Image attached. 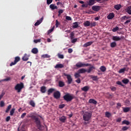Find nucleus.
<instances>
[{
    "instance_id": "nucleus-1",
    "label": "nucleus",
    "mask_w": 131,
    "mask_h": 131,
    "mask_svg": "<svg viewBox=\"0 0 131 131\" xmlns=\"http://www.w3.org/2000/svg\"><path fill=\"white\" fill-rule=\"evenodd\" d=\"M27 117H29L30 118H31L32 120H33L38 129H39V130H41V129L43 128V126L41 125V122L40 121V119L38 118V116L35 115H28L27 116Z\"/></svg>"
},
{
    "instance_id": "nucleus-2",
    "label": "nucleus",
    "mask_w": 131,
    "mask_h": 131,
    "mask_svg": "<svg viewBox=\"0 0 131 131\" xmlns=\"http://www.w3.org/2000/svg\"><path fill=\"white\" fill-rule=\"evenodd\" d=\"M63 99L67 102H71V100L74 99V97H73V95L69 93L66 94L64 96H63Z\"/></svg>"
},
{
    "instance_id": "nucleus-3",
    "label": "nucleus",
    "mask_w": 131,
    "mask_h": 131,
    "mask_svg": "<svg viewBox=\"0 0 131 131\" xmlns=\"http://www.w3.org/2000/svg\"><path fill=\"white\" fill-rule=\"evenodd\" d=\"M24 88V84L23 83L20 82V83H17L15 86V91H17V93H21V91H22V89Z\"/></svg>"
},
{
    "instance_id": "nucleus-4",
    "label": "nucleus",
    "mask_w": 131,
    "mask_h": 131,
    "mask_svg": "<svg viewBox=\"0 0 131 131\" xmlns=\"http://www.w3.org/2000/svg\"><path fill=\"white\" fill-rule=\"evenodd\" d=\"M92 118V113L89 112H85L83 115V119L84 121H89Z\"/></svg>"
},
{
    "instance_id": "nucleus-5",
    "label": "nucleus",
    "mask_w": 131,
    "mask_h": 131,
    "mask_svg": "<svg viewBox=\"0 0 131 131\" xmlns=\"http://www.w3.org/2000/svg\"><path fill=\"white\" fill-rule=\"evenodd\" d=\"M88 66H91V64L89 63H83L81 62H78L76 64V67H77V68H81V67H85Z\"/></svg>"
},
{
    "instance_id": "nucleus-6",
    "label": "nucleus",
    "mask_w": 131,
    "mask_h": 131,
    "mask_svg": "<svg viewBox=\"0 0 131 131\" xmlns=\"http://www.w3.org/2000/svg\"><path fill=\"white\" fill-rule=\"evenodd\" d=\"M53 97L54 99H56V100L60 99V98H61V93H60L59 91H56L53 93Z\"/></svg>"
},
{
    "instance_id": "nucleus-7",
    "label": "nucleus",
    "mask_w": 131,
    "mask_h": 131,
    "mask_svg": "<svg viewBox=\"0 0 131 131\" xmlns=\"http://www.w3.org/2000/svg\"><path fill=\"white\" fill-rule=\"evenodd\" d=\"M123 38H124L123 36L121 37L118 36H113L112 37L113 40H114L115 41H119V40H121V39H123Z\"/></svg>"
},
{
    "instance_id": "nucleus-8",
    "label": "nucleus",
    "mask_w": 131,
    "mask_h": 131,
    "mask_svg": "<svg viewBox=\"0 0 131 131\" xmlns=\"http://www.w3.org/2000/svg\"><path fill=\"white\" fill-rule=\"evenodd\" d=\"M64 76L67 77V78L68 79V84H71L73 80L72 77H71V75H68V74H65Z\"/></svg>"
},
{
    "instance_id": "nucleus-9",
    "label": "nucleus",
    "mask_w": 131,
    "mask_h": 131,
    "mask_svg": "<svg viewBox=\"0 0 131 131\" xmlns=\"http://www.w3.org/2000/svg\"><path fill=\"white\" fill-rule=\"evenodd\" d=\"M100 9H101V6H93L92 7V10L95 12H99Z\"/></svg>"
},
{
    "instance_id": "nucleus-10",
    "label": "nucleus",
    "mask_w": 131,
    "mask_h": 131,
    "mask_svg": "<svg viewBox=\"0 0 131 131\" xmlns=\"http://www.w3.org/2000/svg\"><path fill=\"white\" fill-rule=\"evenodd\" d=\"M114 13L113 12L110 13L108 16H107V18L108 20H111L113 19V18L115 17Z\"/></svg>"
},
{
    "instance_id": "nucleus-11",
    "label": "nucleus",
    "mask_w": 131,
    "mask_h": 131,
    "mask_svg": "<svg viewBox=\"0 0 131 131\" xmlns=\"http://www.w3.org/2000/svg\"><path fill=\"white\" fill-rule=\"evenodd\" d=\"M89 103H90V104H94V105H97L98 102L94 99H90L89 101Z\"/></svg>"
},
{
    "instance_id": "nucleus-12",
    "label": "nucleus",
    "mask_w": 131,
    "mask_h": 131,
    "mask_svg": "<svg viewBox=\"0 0 131 131\" xmlns=\"http://www.w3.org/2000/svg\"><path fill=\"white\" fill-rule=\"evenodd\" d=\"M42 20H43V17H42L39 20H37L34 24L35 26H38L40 23L42 22Z\"/></svg>"
},
{
    "instance_id": "nucleus-13",
    "label": "nucleus",
    "mask_w": 131,
    "mask_h": 131,
    "mask_svg": "<svg viewBox=\"0 0 131 131\" xmlns=\"http://www.w3.org/2000/svg\"><path fill=\"white\" fill-rule=\"evenodd\" d=\"M29 59V56L27 55V54H25L24 56L22 57L23 61H28Z\"/></svg>"
},
{
    "instance_id": "nucleus-14",
    "label": "nucleus",
    "mask_w": 131,
    "mask_h": 131,
    "mask_svg": "<svg viewBox=\"0 0 131 131\" xmlns=\"http://www.w3.org/2000/svg\"><path fill=\"white\" fill-rule=\"evenodd\" d=\"M66 119H67V118L64 116H62L59 118L60 121H61V122H63V123H64V122H65V121H66Z\"/></svg>"
},
{
    "instance_id": "nucleus-15",
    "label": "nucleus",
    "mask_w": 131,
    "mask_h": 131,
    "mask_svg": "<svg viewBox=\"0 0 131 131\" xmlns=\"http://www.w3.org/2000/svg\"><path fill=\"white\" fill-rule=\"evenodd\" d=\"M55 91H56V90L54 88H50L48 90V96H50V95H51V94L53 93V92H55Z\"/></svg>"
},
{
    "instance_id": "nucleus-16",
    "label": "nucleus",
    "mask_w": 131,
    "mask_h": 131,
    "mask_svg": "<svg viewBox=\"0 0 131 131\" xmlns=\"http://www.w3.org/2000/svg\"><path fill=\"white\" fill-rule=\"evenodd\" d=\"M93 41H89V42H88L85 43H84L83 45V48H88V47H90V46H91L92 44L93 43Z\"/></svg>"
},
{
    "instance_id": "nucleus-17",
    "label": "nucleus",
    "mask_w": 131,
    "mask_h": 131,
    "mask_svg": "<svg viewBox=\"0 0 131 131\" xmlns=\"http://www.w3.org/2000/svg\"><path fill=\"white\" fill-rule=\"evenodd\" d=\"M31 53H32V54H36L38 53V49L36 48H33L31 50Z\"/></svg>"
},
{
    "instance_id": "nucleus-18",
    "label": "nucleus",
    "mask_w": 131,
    "mask_h": 131,
    "mask_svg": "<svg viewBox=\"0 0 131 131\" xmlns=\"http://www.w3.org/2000/svg\"><path fill=\"white\" fill-rule=\"evenodd\" d=\"M78 73H80V74H83V73H85V72H87V71H86V70H85V69H80L78 70Z\"/></svg>"
},
{
    "instance_id": "nucleus-19",
    "label": "nucleus",
    "mask_w": 131,
    "mask_h": 131,
    "mask_svg": "<svg viewBox=\"0 0 131 131\" xmlns=\"http://www.w3.org/2000/svg\"><path fill=\"white\" fill-rule=\"evenodd\" d=\"M94 69H96V68L94 66L90 67L88 70H86L88 73H91Z\"/></svg>"
},
{
    "instance_id": "nucleus-20",
    "label": "nucleus",
    "mask_w": 131,
    "mask_h": 131,
    "mask_svg": "<svg viewBox=\"0 0 131 131\" xmlns=\"http://www.w3.org/2000/svg\"><path fill=\"white\" fill-rule=\"evenodd\" d=\"M50 8L53 10H57V9H58V7L55 4H51L50 5Z\"/></svg>"
},
{
    "instance_id": "nucleus-21",
    "label": "nucleus",
    "mask_w": 131,
    "mask_h": 131,
    "mask_svg": "<svg viewBox=\"0 0 131 131\" xmlns=\"http://www.w3.org/2000/svg\"><path fill=\"white\" fill-rule=\"evenodd\" d=\"M90 90V86H85L81 88V91L83 92H88Z\"/></svg>"
},
{
    "instance_id": "nucleus-22",
    "label": "nucleus",
    "mask_w": 131,
    "mask_h": 131,
    "mask_svg": "<svg viewBox=\"0 0 131 131\" xmlns=\"http://www.w3.org/2000/svg\"><path fill=\"white\" fill-rule=\"evenodd\" d=\"M46 91H47V88H46V86H42L41 87V89H40L41 93H42V94H45Z\"/></svg>"
},
{
    "instance_id": "nucleus-23",
    "label": "nucleus",
    "mask_w": 131,
    "mask_h": 131,
    "mask_svg": "<svg viewBox=\"0 0 131 131\" xmlns=\"http://www.w3.org/2000/svg\"><path fill=\"white\" fill-rule=\"evenodd\" d=\"M58 85L59 88H63V86H65V83L62 81H59L58 82Z\"/></svg>"
},
{
    "instance_id": "nucleus-24",
    "label": "nucleus",
    "mask_w": 131,
    "mask_h": 131,
    "mask_svg": "<svg viewBox=\"0 0 131 131\" xmlns=\"http://www.w3.org/2000/svg\"><path fill=\"white\" fill-rule=\"evenodd\" d=\"M114 8L117 11H118L121 9V5L120 4H117L115 5Z\"/></svg>"
},
{
    "instance_id": "nucleus-25",
    "label": "nucleus",
    "mask_w": 131,
    "mask_h": 131,
    "mask_svg": "<svg viewBox=\"0 0 131 131\" xmlns=\"http://www.w3.org/2000/svg\"><path fill=\"white\" fill-rule=\"evenodd\" d=\"M83 25L85 26V27H89V26L91 25V22H90L89 20H87L83 23Z\"/></svg>"
},
{
    "instance_id": "nucleus-26",
    "label": "nucleus",
    "mask_w": 131,
    "mask_h": 131,
    "mask_svg": "<svg viewBox=\"0 0 131 131\" xmlns=\"http://www.w3.org/2000/svg\"><path fill=\"white\" fill-rule=\"evenodd\" d=\"M55 68H64V65H63L62 63L57 64L55 66Z\"/></svg>"
},
{
    "instance_id": "nucleus-27",
    "label": "nucleus",
    "mask_w": 131,
    "mask_h": 131,
    "mask_svg": "<svg viewBox=\"0 0 131 131\" xmlns=\"http://www.w3.org/2000/svg\"><path fill=\"white\" fill-rule=\"evenodd\" d=\"M126 13L129 14V15H131V6H128L126 10Z\"/></svg>"
},
{
    "instance_id": "nucleus-28",
    "label": "nucleus",
    "mask_w": 131,
    "mask_h": 131,
    "mask_svg": "<svg viewBox=\"0 0 131 131\" xmlns=\"http://www.w3.org/2000/svg\"><path fill=\"white\" fill-rule=\"evenodd\" d=\"M130 110V107H123V111L125 113L128 112Z\"/></svg>"
},
{
    "instance_id": "nucleus-29",
    "label": "nucleus",
    "mask_w": 131,
    "mask_h": 131,
    "mask_svg": "<svg viewBox=\"0 0 131 131\" xmlns=\"http://www.w3.org/2000/svg\"><path fill=\"white\" fill-rule=\"evenodd\" d=\"M73 28H78L79 26H78V22H75L73 23Z\"/></svg>"
},
{
    "instance_id": "nucleus-30",
    "label": "nucleus",
    "mask_w": 131,
    "mask_h": 131,
    "mask_svg": "<svg viewBox=\"0 0 131 131\" xmlns=\"http://www.w3.org/2000/svg\"><path fill=\"white\" fill-rule=\"evenodd\" d=\"M100 70L102 72H105V71H106V67H105V66H101L100 68Z\"/></svg>"
},
{
    "instance_id": "nucleus-31",
    "label": "nucleus",
    "mask_w": 131,
    "mask_h": 131,
    "mask_svg": "<svg viewBox=\"0 0 131 131\" xmlns=\"http://www.w3.org/2000/svg\"><path fill=\"white\" fill-rule=\"evenodd\" d=\"M105 117H107V118H110L111 117V114L109 112H106L105 113Z\"/></svg>"
},
{
    "instance_id": "nucleus-32",
    "label": "nucleus",
    "mask_w": 131,
    "mask_h": 131,
    "mask_svg": "<svg viewBox=\"0 0 131 131\" xmlns=\"http://www.w3.org/2000/svg\"><path fill=\"white\" fill-rule=\"evenodd\" d=\"M20 60V57L16 56L14 58V62L17 64V63H18V62H19Z\"/></svg>"
},
{
    "instance_id": "nucleus-33",
    "label": "nucleus",
    "mask_w": 131,
    "mask_h": 131,
    "mask_svg": "<svg viewBox=\"0 0 131 131\" xmlns=\"http://www.w3.org/2000/svg\"><path fill=\"white\" fill-rule=\"evenodd\" d=\"M122 82L125 84H127V83L129 82V80H128V79H124L122 80Z\"/></svg>"
},
{
    "instance_id": "nucleus-34",
    "label": "nucleus",
    "mask_w": 131,
    "mask_h": 131,
    "mask_svg": "<svg viewBox=\"0 0 131 131\" xmlns=\"http://www.w3.org/2000/svg\"><path fill=\"white\" fill-rule=\"evenodd\" d=\"M11 108H12V105L10 104L9 106L7 107L5 112L6 113H9V112L11 110Z\"/></svg>"
},
{
    "instance_id": "nucleus-35",
    "label": "nucleus",
    "mask_w": 131,
    "mask_h": 131,
    "mask_svg": "<svg viewBox=\"0 0 131 131\" xmlns=\"http://www.w3.org/2000/svg\"><path fill=\"white\" fill-rule=\"evenodd\" d=\"M111 48H115L116 46H117V44L116 43V42H112L111 43Z\"/></svg>"
},
{
    "instance_id": "nucleus-36",
    "label": "nucleus",
    "mask_w": 131,
    "mask_h": 131,
    "mask_svg": "<svg viewBox=\"0 0 131 131\" xmlns=\"http://www.w3.org/2000/svg\"><path fill=\"white\" fill-rule=\"evenodd\" d=\"M95 0H90L89 3L88 4L89 6H93V5L95 4Z\"/></svg>"
},
{
    "instance_id": "nucleus-37",
    "label": "nucleus",
    "mask_w": 131,
    "mask_h": 131,
    "mask_svg": "<svg viewBox=\"0 0 131 131\" xmlns=\"http://www.w3.org/2000/svg\"><path fill=\"white\" fill-rule=\"evenodd\" d=\"M122 124H126V125H129L130 122L128 121L127 120H124L122 122Z\"/></svg>"
},
{
    "instance_id": "nucleus-38",
    "label": "nucleus",
    "mask_w": 131,
    "mask_h": 131,
    "mask_svg": "<svg viewBox=\"0 0 131 131\" xmlns=\"http://www.w3.org/2000/svg\"><path fill=\"white\" fill-rule=\"evenodd\" d=\"M41 58H43V59H45V58H51V56L49 55L48 54H46L41 55Z\"/></svg>"
},
{
    "instance_id": "nucleus-39",
    "label": "nucleus",
    "mask_w": 131,
    "mask_h": 131,
    "mask_svg": "<svg viewBox=\"0 0 131 131\" xmlns=\"http://www.w3.org/2000/svg\"><path fill=\"white\" fill-rule=\"evenodd\" d=\"M29 104L32 106V107H35V103H34L33 100H31L29 102Z\"/></svg>"
},
{
    "instance_id": "nucleus-40",
    "label": "nucleus",
    "mask_w": 131,
    "mask_h": 131,
    "mask_svg": "<svg viewBox=\"0 0 131 131\" xmlns=\"http://www.w3.org/2000/svg\"><path fill=\"white\" fill-rule=\"evenodd\" d=\"M16 110V108H12L10 111V115L11 116H13L14 115V114L15 113V111Z\"/></svg>"
},
{
    "instance_id": "nucleus-41",
    "label": "nucleus",
    "mask_w": 131,
    "mask_h": 131,
    "mask_svg": "<svg viewBox=\"0 0 131 131\" xmlns=\"http://www.w3.org/2000/svg\"><path fill=\"white\" fill-rule=\"evenodd\" d=\"M96 25H97V23H96V22H94V23L91 22V23H90V26L91 27H94L96 26Z\"/></svg>"
},
{
    "instance_id": "nucleus-42",
    "label": "nucleus",
    "mask_w": 131,
    "mask_h": 131,
    "mask_svg": "<svg viewBox=\"0 0 131 131\" xmlns=\"http://www.w3.org/2000/svg\"><path fill=\"white\" fill-rule=\"evenodd\" d=\"M119 28L118 27H116L115 28H114L113 29H112V31L113 32H116V31H117L118 30H119Z\"/></svg>"
},
{
    "instance_id": "nucleus-43",
    "label": "nucleus",
    "mask_w": 131,
    "mask_h": 131,
    "mask_svg": "<svg viewBox=\"0 0 131 131\" xmlns=\"http://www.w3.org/2000/svg\"><path fill=\"white\" fill-rule=\"evenodd\" d=\"M74 76L75 78H78V77H80V73L78 72L77 73H75Z\"/></svg>"
},
{
    "instance_id": "nucleus-44",
    "label": "nucleus",
    "mask_w": 131,
    "mask_h": 131,
    "mask_svg": "<svg viewBox=\"0 0 131 131\" xmlns=\"http://www.w3.org/2000/svg\"><path fill=\"white\" fill-rule=\"evenodd\" d=\"M55 29V26H54L52 29H50L48 31V34H50L51 32H53L54 31V29Z\"/></svg>"
},
{
    "instance_id": "nucleus-45",
    "label": "nucleus",
    "mask_w": 131,
    "mask_h": 131,
    "mask_svg": "<svg viewBox=\"0 0 131 131\" xmlns=\"http://www.w3.org/2000/svg\"><path fill=\"white\" fill-rule=\"evenodd\" d=\"M117 84H118V85H121V86H124V85L123 84V83L120 81H118L116 82Z\"/></svg>"
},
{
    "instance_id": "nucleus-46",
    "label": "nucleus",
    "mask_w": 131,
    "mask_h": 131,
    "mask_svg": "<svg viewBox=\"0 0 131 131\" xmlns=\"http://www.w3.org/2000/svg\"><path fill=\"white\" fill-rule=\"evenodd\" d=\"M60 23L58 21V20H56V24H55V26L57 28L59 27V25H60Z\"/></svg>"
},
{
    "instance_id": "nucleus-47",
    "label": "nucleus",
    "mask_w": 131,
    "mask_h": 131,
    "mask_svg": "<svg viewBox=\"0 0 131 131\" xmlns=\"http://www.w3.org/2000/svg\"><path fill=\"white\" fill-rule=\"evenodd\" d=\"M58 57L59 59H64V55L63 54H58Z\"/></svg>"
},
{
    "instance_id": "nucleus-48",
    "label": "nucleus",
    "mask_w": 131,
    "mask_h": 131,
    "mask_svg": "<svg viewBox=\"0 0 131 131\" xmlns=\"http://www.w3.org/2000/svg\"><path fill=\"white\" fill-rule=\"evenodd\" d=\"M11 80V77H7L6 79L3 80V81H10Z\"/></svg>"
},
{
    "instance_id": "nucleus-49",
    "label": "nucleus",
    "mask_w": 131,
    "mask_h": 131,
    "mask_svg": "<svg viewBox=\"0 0 131 131\" xmlns=\"http://www.w3.org/2000/svg\"><path fill=\"white\" fill-rule=\"evenodd\" d=\"M125 71V69H121L119 71V73H123Z\"/></svg>"
},
{
    "instance_id": "nucleus-50",
    "label": "nucleus",
    "mask_w": 131,
    "mask_h": 131,
    "mask_svg": "<svg viewBox=\"0 0 131 131\" xmlns=\"http://www.w3.org/2000/svg\"><path fill=\"white\" fill-rule=\"evenodd\" d=\"M0 106L4 107L5 106V102H4L3 101H1L0 102Z\"/></svg>"
},
{
    "instance_id": "nucleus-51",
    "label": "nucleus",
    "mask_w": 131,
    "mask_h": 131,
    "mask_svg": "<svg viewBox=\"0 0 131 131\" xmlns=\"http://www.w3.org/2000/svg\"><path fill=\"white\" fill-rule=\"evenodd\" d=\"M70 37L71 39H73V38H74V33L73 32H72L70 34Z\"/></svg>"
},
{
    "instance_id": "nucleus-52",
    "label": "nucleus",
    "mask_w": 131,
    "mask_h": 131,
    "mask_svg": "<svg viewBox=\"0 0 131 131\" xmlns=\"http://www.w3.org/2000/svg\"><path fill=\"white\" fill-rule=\"evenodd\" d=\"M41 40V39L34 40V42H35V43H37V42H40Z\"/></svg>"
},
{
    "instance_id": "nucleus-53",
    "label": "nucleus",
    "mask_w": 131,
    "mask_h": 131,
    "mask_svg": "<svg viewBox=\"0 0 131 131\" xmlns=\"http://www.w3.org/2000/svg\"><path fill=\"white\" fill-rule=\"evenodd\" d=\"M64 12V10H63L62 9H60L58 11V16H60V15H61V14H63V12Z\"/></svg>"
},
{
    "instance_id": "nucleus-54",
    "label": "nucleus",
    "mask_w": 131,
    "mask_h": 131,
    "mask_svg": "<svg viewBox=\"0 0 131 131\" xmlns=\"http://www.w3.org/2000/svg\"><path fill=\"white\" fill-rule=\"evenodd\" d=\"M110 89L112 92H115V91H116V88L115 86L111 87Z\"/></svg>"
},
{
    "instance_id": "nucleus-55",
    "label": "nucleus",
    "mask_w": 131,
    "mask_h": 131,
    "mask_svg": "<svg viewBox=\"0 0 131 131\" xmlns=\"http://www.w3.org/2000/svg\"><path fill=\"white\" fill-rule=\"evenodd\" d=\"M107 95H108V99H112V98H113V95L111 94L107 93Z\"/></svg>"
},
{
    "instance_id": "nucleus-56",
    "label": "nucleus",
    "mask_w": 131,
    "mask_h": 131,
    "mask_svg": "<svg viewBox=\"0 0 131 131\" xmlns=\"http://www.w3.org/2000/svg\"><path fill=\"white\" fill-rule=\"evenodd\" d=\"M66 20H68L69 21H71V20H72V18H71V17L68 16H67L66 17Z\"/></svg>"
},
{
    "instance_id": "nucleus-57",
    "label": "nucleus",
    "mask_w": 131,
    "mask_h": 131,
    "mask_svg": "<svg viewBox=\"0 0 131 131\" xmlns=\"http://www.w3.org/2000/svg\"><path fill=\"white\" fill-rule=\"evenodd\" d=\"M77 41V38H74V39H72L71 42L72 43H75V42H76Z\"/></svg>"
},
{
    "instance_id": "nucleus-58",
    "label": "nucleus",
    "mask_w": 131,
    "mask_h": 131,
    "mask_svg": "<svg viewBox=\"0 0 131 131\" xmlns=\"http://www.w3.org/2000/svg\"><path fill=\"white\" fill-rule=\"evenodd\" d=\"M128 129V127L127 126H123L122 128V130H127Z\"/></svg>"
},
{
    "instance_id": "nucleus-59",
    "label": "nucleus",
    "mask_w": 131,
    "mask_h": 131,
    "mask_svg": "<svg viewBox=\"0 0 131 131\" xmlns=\"http://www.w3.org/2000/svg\"><path fill=\"white\" fill-rule=\"evenodd\" d=\"M52 3H53V0H47V5H50V4H52Z\"/></svg>"
},
{
    "instance_id": "nucleus-60",
    "label": "nucleus",
    "mask_w": 131,
    "mask_h": 131,
    "mask_svg": "<svg viewBox=\"0 0 131 131\" xmlns=\"http://www.w3.org/2000/svg\"><path fill=\"white\" fill-rule=\"evenodd\" d=\"M4 96H5V92H2L0 95V101L2 100V99H3V97H4Z\"/></svg>"
},
{
    "instance_id": "nucleus-61",
    "label": "nucleus",
    "mask_w": 131,
    "mask_h": 131,
    "mask_svg": "<svg viewBox=\"0 0 131 131\" xmlns=\"http://www.w3.org/2000/svg\"><path fill=\"white\" fill-rule=\"evenodd\" d=\"M92 78L93 80H97V79H98V77L92 76Z\"/></svg>"
},
{
    "instance_id": "nucleus-62",
    "label": "nucleus",
    "mask_w": 131,
    "mask_h": 131,
    "mask_svg": "<svg viewBox=\"0 0 131 131\" xmlns=\"http://www.w3.org/2000/svg\"><path fill=\"white\" fill-rule=\"evenodd\" d=\"M64 107H65V104H60L59 106V108L60 109H63V108H64Z\"/></svg>"
},
{
    "instance_id": "nucleus-63",
    "label": "nucleus",
    "mask_w": 131,
    "mask_h": 131,
    "mask_svg": "<svg viewBox=\"0 0 131 131\" xmlns=\"http://www.w3.org/2000/svg\"><path fill=\"white\" fill-rule=\"evenodd\" d=\"M125 103L127 104V105H130V101H129V100H126Z\"/></svg>"
},
{
    "instance_id": "nucleus-64",
    "label": "nucleus",
    "mask_w": 131,
    "mask_h": 131,
    "mask_svg": "<svg viewBox=\"0 0 131 131\" xmlns=\"http://www.w3.org/2000/svg\"><path fill=\"white\" fill-rule=\"evenodd\" d=\"M10 119H11V117L8 116L6 119V121H7V122H8V121H10Z\"/></svg>"
}]
</instances>
